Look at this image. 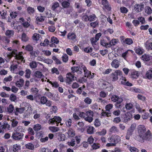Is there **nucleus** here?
Wrapping results in <instances>:
<instances>
[{
    "label": "nucleus",
    "mask_w": 152,
    "mask_h": 152,
    "mask_svg": "<svg viewBox=\"0 0 152 152\" xmlns=\"http://www.w3.org/2000/svg\"><path fill=\"white\" fill-rule=\"evenodd\" d=\"M97 19V17L94 14H92V15L88 16V21L90 22L93 21Z\"/></svg>",
    "instance_id": "27"
},
{
    "label": "nucleus",
    "mask_w": 152,
    "mask_h": 152,
    "mask_svg": "<svg viewBox=\"0 0 152 152\" xmlns=\"http://www.w3.org/2000/svg\"><path fill=\"white\" fill-rule=\"evenodd\" d=\"M132 118V115L128 113H127L124 115L123 118L124 122L126 123L130 121Z\"/></svg>",
    "instance_id": "18"
},
{
    "label": "nucleus",
    "mask_w": 152,
    "mask_h": 152,
    "mask_svg": "<svg viewBox=\"0 0 152 152\" xmlns=\"http://www.w3.org/2000/svg\"><path fill=\"white\" fill-rule=\"evenodd\" d=\"M40 35L39 34L35 33L33 36V39L35 41L38 40L40 38Z\"/></svg>",
    "instance_id": "43"
},
{
    "label": "nucleus",
    "mask_w": 152,
    "mask_h": 152,
    "mask_svg": "<svg viewBox=\"0 0 152 152\" xmlns=\"http://www.w3.org/2000/svg\"><path fill=\"white\" fill-rule=\"evenodd\" d=\"M29 65L31 68L35 69L37 67V65L35 61H32L30 63Z\"/></svg>",
    "instance_id": "40"
},
{
    "label": "nucleus",
    "mask_w": 152,
    "mask_h": 152,
    "mask_svg": "<svg viewBox=\"0 0 152 152\" xmlns=\"http://www.w3.org/2000/svg\"><path fill=\"white\" fill-rule=\"evenodd\" d=\"M144 7V5L142 4H136L134 5V10L136 13H138L142 10Z\"/></svg>",
    "instance_id": "13"
},
{
    "label": "nucleus",
    "mask_w": 152,
    "mask_h": 152,
    "mask_svg": "<svg viewBox=\"0 0 152 152\" xmlns=\"http://www.w3.org/2000/svg\"><path fill=\"white\" fill-rule=\"evenodd\" d=\"M61 118L60 117L55 116L53 118H51L49 119V122H50L49 124L54 123L55 122H56V124H59V123L61 124Z\"/></svg>",
    "instance_id": "12"
},
{
    "label": "nucleus",
    "mask_w": 152,
    "mask_h": 152,
    "mask_svg": "<svg viewBox=\"0 0 152 152\" xmlns=\"http://www.w3.org/2000/svg\"><path fill=\"white\" fill-rule=\"evenodd\" d=\"M0 14L2 17V18L4 19L6 18V16L7 14V11L6 10H3L2 11L0 12Z\"/></svg>",
    "instance_id": "50"
},
{
    "label": "nucleus",
    "mask_w": 152,
    "mask_h": 152,
    "mask_svg": "<svg viewBox=\"0 0 152 152\" xmlns=\"http://www.w3.org/2000/svg\"><path fill=\"white\" fill-rule=\"evenodd\" d=\"M34 75L36 77L38 78H41L42 77H44L42 73L39 71H36L34 73Z\"/></svg>",
    "instance_id": "32"
},
{
    "label": "nucleus",
    "mask_w": 152,
    "mask_h": 152,
    "mask_svg": "<svg viewBox=\"0 0 152 152\" xmlns=\"http://www.w3.org/2000/svg\"><path fill=\"white\" fill-rule=\"evenodd\" d=\"M141 59L143 61H148L151 59V63H152V56H150L148 55L144 54L141 56Z\"/></svg>",
    "instance_id": "20"
},
{
    "label": "nucleus",
    "mask_w": 152,
    "mask_h": 152,
    "mask_svg": "<svg viewBox=\"0 0 152 152\" xmlns=\"http://www.w3.org/2000/svg\"><path fill=\"white\" fill-rule=\"evenodd\" d=\"M31 92L33 94L37 95L39 92V90L36 88H32L31 89Z\"/></svg>",
    "instance_id": "49"
},
{
    "label": "nucleus",
    "mask_w": 152,
    "mask_h": 152,
    "mask_svg": "<svg viewBox=\"0 0 152 152\" xmlns=\"http://www.w3.org/2000/svg\"><path fill=\"white\" fill-rule=\"evenodd\" d=\"M139 76L138 72L133 71L131 72V76L132 78L134 79L137 78Z\"/></svg>",
    "instance_id": "29"
},
{
    "label": "nucleus",
    "mask_w": 152,
    "mask_h": 152,
    "mask_svg": "<svg viewBox=\"0 0 152 152\" xmlns=\"http://www.w3.org/2000/svg\"><path fill=\"white\" fill-rule=\"evenodd\" d=\"M58 138L59 141H64L65 140V136L64 134L59 133H58Z\"/></svg>",
    "instance_id": "28"
},
{
    "label": "nucleus",
    "mask_w": 152,
    "mask_h": 152,
    "mask_svg": "<svg viewBox=\"0 0 152 152\" xmlns=\"http://www.w3.org/2000/svg\"><path fill=\"white\" fill-rule=\"evenodd\" d=\"M47 101V98L45 96H43L41 97L40 103L42 104H45Z\"/></svg>",
    "instance_id": "46"
},
{
    "label": "nucleus",
    "mask_w": 152,
    "mask_h": 152,
    "mask_svg": "<svg viewBox=\"0 0 152 152\" xmlns=\"http://www.w3.org/2000/svg\"><path fill=\"white\" fill-rule=\"evenodd\" d=\"M14 31L12 30H8L6 31L5 34L7 36L10 37L14 35Z\"/></svg>",
    "instance_id": "30"
},
{
    "label": "nucleus",
    "mask_w": 152,
    "mask_h": 152,
    "mask_svg": "<svg viewBox=\"0 0 152 152\" xmlns=\"http://www.w3.org/2000/svg\"><path fill=\"white\" fill-rule=\"evenodd\" d=\"M81 67L83 70L85 77H89L90 79L93 78L94 77V74L92 73L91 74V72L87 69L85 66L82 65Z\"/></svg>",
    "instance_id": "7"
},
{
    "label": "nucleus",
    "mask_w": 152,
    "mask_h": 152,
    "mask_svg": "<svg viewBox=\"0 0 152 152\" xmlns=\"http://www.w3.org/2000/svg\"><path fill=\"white\" fill-rule=\"evenodd\" d=\"M58 110L57 107L56 106H53L51 107L50 110L52 114L56 113L57 112Z\"/></svg>",
    "instance_id": "33"
},
{
    "label": "nucleus",
    "mask_w": 152,
    "mask_h": 152,
    "mask_svg": "<svg viewBox=\"0 0 152 152\" xmlns=\"http://www.w3.org/2000/svg\"><path fill=\"white\" fill-rule=\"evenodd\" d=\"M24 134L22 132H14L12 133L11 137L15 140H21Z\"/></svg>",
    "instance_id": "5"
},
{
    "label": "nucleus",
    "mask_w": 152,
    "mask_h": 152,
    "mask_svg": "<svg viewBox=\"0 0 152 152\" xmlns=\"http://www.w3.org/2000/svg\"><path fill=\"white\" fill-rule=\"evenodd\" d=\"M26 148L30 150H33L34 148V145L31 143H28L26 145Z\"/></svg>",
    "instance_id": "57"
},
{
    "label": "nucleus",
    "mask_w": 152,
    "mask_h": 152,
    "mask_svg": "<svg viewBox=\"0 0 152 152\" xmlns=\"http://www.w3.org/2000/svg\"><path fill=\"white\" fill-rule=\"evenodd\" d=\"M41 128V126L40 124H36L34 125V129L35 131H38Z\"/></svg>",
    "instance_id": "59"
},
{
    "label": "nucleus",
    "mask_w": 152,
    "mask_h": 152,
    "mask_svg": "<svg viewBox=\"0 0 152 152\" xmlns=\"http://www.w3.org/2000/svg\"><path fill=\"white\" fill-rule=\"evenodd\" d=\"M24 80L23 79H20L15 83L16 85L18 87L23 86L24 84Z\"/></svg>",
    "instance_id": "25"
},
{
    "label": "nucleus",
    "mask_w": 152,
    "mask_h": 152,
    "mask_svg": "<svg viewBox=\"0 0 152 152\" xmlns=\"http://www.w3.org/2000/svg\"><path fill=\"white\" fill-rule=\"evenodd\" d=\"M25 110V108L24 107L18 108H16L15 111V114L16 115H18V113H23Z\"/></svg>",
    "instance_id": "22"
},
{
    "label": "nucleus",
    "mask_w": 152,
    "mask_h": 152,
    "mask_svg": "<svg viewBox=\"0 0 152 152\" xmlns=\"http://www.w3.org/2000/svg\"><path fill=\"white\" fill-rule=\"evenodd\" d=\"M51 43L52 42L56 44H57L59 42L58 39L56 37H52L51 39Z\"/></svg>",
    "instance_id": "45"
},
{
    "label": "nucleus",
    "mask_w": 152,
    "mask_h": 152,
    "mask_svg": "<svg viewBox=\"0 0 152 152\" xmlns=\"http://www.w3.org/2000/svg\"><path fill=\"white\" fill-rule=\"evenodd\" d=\"M77 36L75 34L72 32H70L67 35L68 39L74 42H75L77 40Z\"/></svg>",
    "instance_id": "10"
},
{
    "label": "nucleus",
    "mask_w": 152,
    "mask_h": 152,
    "mask_svg": "<svg viewBox=\"0 0 152 152\" xmlns=\"http://www.w3.org/2000/svg\"><path fill=\"white\" fill-rule=\"evenodd\" d=\"M21 39L24 42H27L28 40V38L26 34L24 32L22 34L21 36Z\"/></svg>",
    "instance_id": "38"
},
{
    "label": "nucleus",
    "mask_w": 152,
    "mask_h": 152,
    "mask_svg": "<svg viewBox=\"0 0 152 152\" xmlns=\"http://www.w3.org/2000/svg\"><path fill=\"white\" fill-rule=\"evenodd\" d=\"M113 105L112 104H108L105 106V108L106 110L110 112V110L113 108Z\"/></svg>",
    "instance_id": "35"
},
{
    "label": "nucleus",
    "mask_w": 152,
    "mask_h": 152,
    "mask_svg": "<svg viewBox=\"0 0 152 152\" xmlns=\"http://www.w3.org/2000/svg\"><path fill=\"white\" fill-rule=\"evenodd\" d=\"M27 11L28 13L30 15H33L35 12L34 8L29 7L27 8Z\"/></svg>",
    "instance_id": "26"
},
{
    "label": "nucleus",
    "mask_w": 152,
    "mask_h": 152,
    "mask_svg": "<svg viewBox=\"0 0 152 152\" xmlns=\"http://www.w3.org/2000/svg\"><path fill=\"white\" fill-rule=\"evenodd\" d=\"M146 78L149 80L152 78V68L147 71L145 74Z\"/></svg>",
    "instance_id": "19"
},
{
    "label": "nucleus",
    "mask_w": 152,
    "mask_h": 152,
    "mask_svg": "<svg viewBox=\"0 0 152 152\" xmlns=\"http://www.w3.org/2000/svg\"><path fill=\"white\" fill-rule=\"evenodd\" d=\"M75 76L71 72H69L66 74V80L67 83L70 84L74 80Z\"/></svg>",
    "instance_id": "14"
},
{
    "label": "nucleus",
    "mask_w": 152,
    "mask_h": 152,
    "mask_svg": "<svg viewBox=\"0 0 152 152\" xmlns=\"http://www.w3.org/2000/svg\"><path fill=\"white\" fill-rule=\"evenodd\" d=\"M136 127V124H132L131 127L128 129L127 132L129 133V134H132V133L135 129Z\"/></svg>",
    "instance_id": "23"
},
{
    "label": "nucleus",
    "mask_w": 152,
    "mask_h": 152,
    "mask_svg": "<svg viewBox=\"0 0 152 152\" xmlns=\"http://www.w3.org/2000/svg\"><path fill=\"white\" fill-rule=\"evenodd\" d=\"M18 53L17 50L15 49L12 50L11 52L9 53L7 55V58L5 59L6 62H9L12 57H14L15 58Z\"/></svg>",
    "instance_id": "8"
},
{
    "label": "nucleus",
    "mask_w": 152,
    "mask_h": 152,
    "mask_svg": "<svg viewBox=\"0 0 152 152\" xmlns=\"http://www.w3.org/2000/svg\"><path fill=\"white\" fill-rule=\"evenodd\" d=\"M12 79V77L11 75H9L8 77H5L3 80V82L6 83L8 81H11Z\"/></svg>",
    "instance_id": "48"
},
{
    "label": "nucleus",
    "mask_w": 152,
    "mask_h": 152,
    "mask_svg": "<svg viewBox=\"0 0 152 152\" xmlns=\"http://www.w3.org/2000/svg\"><path fill=\"white\" fill-rule=\"evenodd\" d=\"M52 59L55 61L56 64H61V61L55 56H53Z\"/></svg>",
    "instance_id": "41"
},
{
    "label": "nucleus",
    "mask_w": 152,
    "mask_h": 152,
    "mask_svg": "<svg viewBox=\"0 0 152 152\" xmlns=\"http://www.w3.org/2000/svg\"><path fill=\"white\" fill-rule=\"evenodd\" d=\"M99 22L96 20V21L91 23L90 25L91 27L95 28L97 26Z\"/></svg>",
    "instance_id": "64"
},
{
    "label": "nucleus",
    "mask_w": 152,
    "mask_h": 152,
    "mask_svg": "<svg viewBox=\"0 0 152 152\" xmlns=\"http://www.w3.org/2000/svg\"><path fill=\"white\" fill-rule=\"evenodd\" d=\"M49 83L52 85V86L55 88H57L59 86V84L56 81H54L52 82L50 81Z\"/></svg>",
    "instance_id": "34"
},
{
    "label": "nucleus",
    "mask_w": 152,
    "mask_h": 152,
    "mask_svg": "<svg viewBox=\"0 0 152 152\" xmlns=\"http://www.w3.org/2000/svg\"><path fill=\"white\" fill-rule=\"evenodd\" d=\"M122 75V72L119 70H116L115 72L112 73L110 75V78L113 82L117 80L118 79V75Z\"/></svg>",
    "instance_id": "6"
},
{
    "label": "nucleus",
    "mask_w": 152,
    "mask_h": 152,
    "mask_svg": "<svg viewBox=\"0 0 152 152\" xmlns=\"http://www.w3.org/2000/svg\"><path fill=\"white\" fill-rule=\"evenodd\" d=\"M145 47L148 51L152 50V42L149 40H147L144 44Z\"/></svg>",
    "instance_id": "15"
},
{
    "label": "nucleus",
    "mask_w": 152,
    "mask_h": 152,
    "mask_svg": "<svg viewBox=\"0 0 152 152\" xmlns=\"http://www.w3.org/2000/svg\"><path fill=\"white\" fill-rule=\"evenodd\" d=\"M152 134L149 130L146 131V128L143 125H140L137 127V135L135 137L136 140L139 141L144 142V140L149 141L152 138Z\"/></svg>",
    "instance_id": "1"
},
{
    "label": "nucleus",
    "mask_w": 152,
    "mask_h": 152,
    "mask_svg": "<svg viewBox=\"0 0 152 152\" xmlns=\"http://www.w3.org/2000/svg\"><path fill=\"white\" fill-rule=\"evenodd\" d=\"M62 60L64 62H66L68 60V56L66 54H65L62 56Z\"/></svg>",
    "instance_id": "62"
},
{
    "label": "nucleus",
    "mask_w": 152,
    "mask_h": 152,
    "mask_svg": "<svg viewBox=\"0 0 152 152\" xmlns=\"http://www.w3.org/2000/svg\"><path fill=\"white\" fill-rule=\"evenodd\" d=\"M59 7V3L58 2H55L53 3V4L52 6V9L54 11L58 7Z\"/></svg>",
    "instance_id": "47"
},
{
    "label": "nucleus",
    "mask_w": 152,
    "mask_h": 152,
    "mask_svg": "<svg viewBox=\"0 0 152 152\" xmlns=\"http://www.w3.org/2000/svg\"><path fill=\"white\" fill-rule=\"evenodd\" d=\"M94 128L92 126H89L87 129V133L90 134H92L94 132Z\"/></svg>",
    "instance_id": "44"
},
{
    "label": "nucleus",
    "mask_w": 152,
    "mask_h": 152,
    "mask_svg": "<svg viewBox=\"0 0 152 152\" xmlns=\"http://www.w3.org/2000/svg\"><path fill=\"white\" fill-rule=\"evenodd\" d=\"M10 16L12 19L15 18L18 15V13L16 12H12L10 13Z\"/></svg>",
    "instance_id": "60"
},
{
    "label": "nucleus",
    "mask_w": 152,
    "mask_h": 152,
    "mask_svg": "<svg viewBox=\"0 0 152 152\" xmlns=\"http://www.w3.org/2000/svg\"><path fill=\"white\" fill-rule=\"evenodd\" d=\"M111 100L114 102H116L115 106H117L118 108H120L121 105L120 104L123 101V99L122 98L119 97L118 96L116 95H113L111 97Z\"/></svg>",
    "instance_id": "3"
},
{
    "label": "nucleus",
    "mask_w": 152,
    "mask_h": 152,
    "mask_svg": "<svg viewBox=\"0 0 152 152\" xmlns=\"http://www.w3.org/2000/svg\"><path fill=\"white\" fill-rule=\"evenodd\" d=\"M0 124V133L4 132V129L7 128L9 130H11L12 126L9 124Z\"/></svg>",
    "instance_id": "16"
},
{
    "label": "nucleus",
    "mask_w": 152,
    "mask_h": 152,
    "mask_svg": "<svg viewBox=\"0 0 152 152\" xmlns=\"http://www.w3.org/2000/svg\"><path fill=\"white\" fill-rule=\"evenodd\" d=\"M125 107L127 110H130L132 108L133 104L130 103H127L126 104Z\"/></svg>",
    "instance_id": "58"
},
{
    "label": "nucleus",
    "mask_w": 152,
    "mask_h": 152,
    "mask_svg": "<svg viewBox=\"0 0 152 152\" xmlns=\"http://www.w3.org/2000/svg\"><path fill=\"white\" fill-rule=\"evenodd\" d=\"M62 6L64 8H68L70 5V3L68 1H64L62 3Z\"/></svg>",
    "instance_id": "36"
},
{
    "label": "nucleus",
    "mask_w": 152,
    "mask_h": 152,
    "mask_svg": "<svg viewBox=\"0 0 152 152\" xmlns=\"http://www.w3.org/2000/svg\"><path fill=\"white\" fill-rule=\"evenodd\" d=\"M118 131L117 128L115 126H113L110 128V132L111 133H116Z\"/></svg>",
    "instance_id": "61"
},
{
    "label": "nucleus",
    "mask_w": 152,
    "mask_h": 152,
    "mask_svg": "<svg viewBox=\"0 0 152 152\" xmlns=\"http://www.w3.org/2000/svg\"><path fill=\"white\" fill-rule=\"evenodd\" d=\"M33 47L30 45H27L25 48V49L26 51H32L33 50Z\"/></svg>",
    "instance_id": "63"
},
{
    "label": "nucleus",
    "mask_w": 152,
    "mask_h": 152,
    "mask_svg": "<svg viewBox=\"0 0 152 152\" xmlns=\"http://www.w3.org/2000/svg\"><path fill=\"white\" fill-rule=\"evenodd\" d=\"M72 72L73 73L76 72L78 75H81L83 73L82 68L81 66H73L71 68Z\"/></svg>",
    "instance_id": "9"
},
{
    "label": "nucleus",
    "mask_w": 152,
    "mask_h": 152,
    "mask_svg": "<svg viewBox=\"0 0 152 152\" xmlns=\"http://www.w3.org/2000/svg\"><path fill=\"white\" fill-rule=\"evenodd\" d=\"M92 99L88 97H86L84 100V102L87 104H90L92 102Z\"/></svg>",
    "instance_id": "52"
},
{
    "label": "nucleus",
    "mask_w": 152,
    "mask_h": 152,
    "mask_svg": "<svg viewBox=\"0 0 152 152\" xmlns=\"http://www.w3.org/2000/svg\"><path fill=\"white\" fill-rule=\"evenodd\" d=\"M18 65L17 64H13L10 66V70L11 71L14 72L16 69L18 68Z\"/></svg>",
    "instance_id": "53"
},
{
    "label": "nucleus",
    "mask_w": 152,
    "mask_h": 152,
    "mask_svg": "<svg viewBox=\"0 0 152 152\" xmlns=\"http://www.w3.org/2000/svg\"><path fill=\"white\" fill-rule=\"evenodd\" d=\"M29 20H30V18L29 17L27 19V21H25L22 23V25L23 27L24 28H28L30 26V24L28 22V21Z\"/></svg>",
    "instance_id": "39"
},
{
    "label": "nucleus",
    "mask_w": 152,
    "mask_h": 152,
    "mask_svg": "<svg viewBox=\"0 0 152 152\" xmlns=\"http://www.w3.org/2000/svg\"><path fill=\"white\" fill-rule=\"evenodd\" d=\"M133 43L132 39L131 38H127L125 39L123 41V43L127 45H130Z\"/></svg>",
    "instance_id": "24"
},
{
    "label": "nucleus",
    "mask_w": 152,
    "mask_h": 152,
    "mask_svg": "<svg viewBox=\"0 0 152 152\" xmlns=\"http://www.w3.org/2000/svg\"><path fill=\"white\" fill-rule=\"evenodd\" d=\"M79 116L89 123L92 122L93 120L94 112L91 110L86 111V113L83 112H80L79 113Z\"/></svg>",
    "instance_id": "2"
},
{
    "label": "nucleus",
    "mask_w": 152,
    "mask_h": 152,
    "mask_svg": "<svg viewBox=\"0 0 152 152\" xmlns=\"http://www.w3.org/2000/svg\"><path fill=\"white\" fill-rule=\"evenodd\" d=\"M121 140L120 137L116 134L110 136L108 138L109 142H112L115 144L118 143Z\"/></svg>",
    "instance_id": "4"
},
{
    "label": "nucleus",
    "mask_w": 152,
    "mask_h": 152,
    "mask_svg": "<svg viewBox=\"0 0 152 152\" xmlns=\"http://www.w3.org/2000/svg\"><path fill=\"white\" fill-rule=\"evenodd\" d=\"M120 65L119 63L118 60L116 59L113 60L111 63V65L112 67L116 69L118 68Z\"/></svg>",
    "instance_id": "21"
},
{
    "label": "nucleus",
    "mask_w": 152,
    "mask_h": 152,
    "mask_svg": "<svg viewBox=\"0 0 152 152\" xmlns=\"http://www.w3.org/2000/svg\"><path fill=\"white\" fill-rule=\"evenodd\" d=\"M49 129L52 132H55L58 131L59 130V128L58 127L55 126H50Z\"/></svg>",
    "instance_id": "42"
},
{
    "label": "nucleus",
    "mask_w": 152,
    "mask_h": 152,
    "mask_svg": "<svg viewBox=\"0 0 152 152\" xmlns=\"http://www.w3.org/2000/svg\"><path fill=\"white\" fill-rule=\"evenodd\" d=\"M102 4L103 7L108 11H110L111 9V5L108 0H101Z\"/></svg>",
    "instance_id": "11"
},
{
    "label": "nucleus",
    "mask_w": 152,
    "mask_h": 152,
    "mask_svg": "<svg viewBox=\"0 0 152 152\" xmlns=\"http://www.w3.org/2000/svg\"><path fill=\"white\" fill-rule=\"evenodd\" d=\"M135 51L139 55H141L143 53L144 50L142 48L139 47L136 48Z\"/></svg>",
    "instance_id": "31"
},
{
    "label": "nucleus",
    "mask_w": 152,
    "mask_h": 152,
    "mask_svg": "<svg viewBox=\"0 0 152 152\" xmlns=\"http://www.w3.org/2000/svg\"><path fill=\"white\" fill-rule=\"evenodd\" d=\"M36 20L39 22H42L45 20L44 17L42 15L38 16L36 17Z\"/></svg>",
    "instance_id": "56"
},
{
    "label": "nucleus",
    "mask_w": 152,
    "mask_h": 152,
    "mask_svg": "<svg viewBox=\"0 0 152 152\" xmlns=\"http://www.w3.org/2000/svg\"><path fill=\"white\" fill-rule=\"evenodd\" d=\"M145 12L148 15H150L152 13V10L150 7H146L145 9Z\"/></svg>",
    "instance_id": "37"
},
{
    "label": "nucleus",
    "mask_w": 152,
    "mask_h": 152,
    "mask_svg": "<svg viewBox=\"0 0 152 152\" xmlns=\"http://www.w3.org/2000/svg\"><path fill=\"white\" fill-rule=\"evenodd\" d=\"M26 75L25 77L27 78H29L30 77L31 75V70L28 69H27L26 70Z\"/></svg>",
    "instance_id": "54"
},
{
    "label": "nucleus",
    "mask_w": 152,
    "mask_h": 152,
    "mask_svg": "<svg viewBox=\"0 0 152 152\" xmlns=\"http://www.w3.org/2000/svg\"><path fill=\"white\" fill-rule=\"evenodd\" d=\"M23 53L22 52H18V53L15 58L17 60H20L22 62L23 61V62L24 63L25 61L24 60V58L23 56Z\"/></svg>",
    "instance_id": "17"
},
{
    "label": "nucleus",
    "mask_w": 152,
    "mask_h": 152,
    "mask_svg": "<svg viewBox=\"0 0 152 152\" xmlns=\"http://www.w3.org/2000/svg\"><path fill=\"white\" fill-rule=\"evenodd\" d=\"M14 109L13 106L12 104H10L7 108V112L9 113H12Z\"/></svg>",
    "instance_id": "55"
},
{
    "label": "nucleus",
    "mask_w": 152,
    "mask_h": 152,
    "mask_svg": "<svg viewBox=\"0 0 152 152\" xmlns=\"http://www.w3.org/2000/svg\"><path fill=\"white\" fill-rule=\"evenodd\" d=\"M121 12L124 14L126 13L128 11L127 9L125 7H121L120 8Z\"/></svg>",
    "instance_id": "51"
}]
</instances>
